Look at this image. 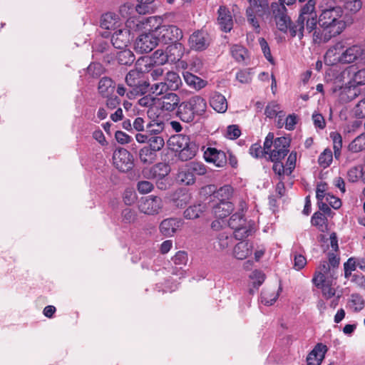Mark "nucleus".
Here are the masks:
<instances>
[{
    "label": "nucleus",
    "instance_id": "obj_1",
    "mask_svg": "<svg viewBox=\"0 0 365 365\" xmlns=\"http://www.w3.org/2000/svg\"><path fill=\"white\" fill-rule=\"evenodd\" d=\"M320 7L322 14L318 22L319 26L329 33V37L324 39L327 41L332 36L340 34L345 28V23L341 19L342 9L336 6L333 0H323Z\"/></svg>",
    "mask_w": 365,
    "mask_h": 365
},
{
    "label": "nucleus",
    "instance_id": "obj_2",
    "mask_svg": "<svg viewBox=\"0 0 365 365\" xmlns=\"http://www.w3.org/2000/svg\"><path fill=\"white\" fill-rule=\"evenodd\" d=\"M207 110V102L200 96H193L181 102L177 110L176 116L185 123H191L196 117L202 116Z\"/></svg>",
    "mask_w": 365,
    "mask_h": 365
},
{
    "label": "nucleus",
    "instance_id": "obj_3",
    "mask_svg": "<svg viewBox=\"0 0 365 365\" xmlns=\"http://www.w3.org/2000/svg\"><path fill=\"white\" fill-rule=\"evenodd\" d=\"M169 145L178 153V158L182 161H187L193 158L198 151V146L195 142L190 141L189 136L175 135L169 140Z\"/></svg>",
    "mask_w": 365,
    "mask_h": 365
},
{
    "label": "nucleus",
    "instance_id": "obj_4",
    "mask_svg": "<svg viewBox=\"0 0 365 365\" xmlns=\"http://www.w3.org/2000/svg\"><path fill=\"white\" fill-rule=\"evenodd\" d=\"M271 9L277 29L284 33L289 31L291 34V29L296 27L297 21L295 23L291 21L285 6L283 4L274 2L271 4Z\"/></svg>",
    "mask_w": 365,
    "mask_h": 365
},
{
    "label": "nucleus",
    "instance_id": "obj_5",
    "mask_svg": "<svg viewBox=\"0 0 365 365\" xmlns=\"http://www.w3.org/2000/svg\"><path fill=\"white\" fill-rule=\"evenodd\" d=\"M228 225L234 230L235 237L239 240L248 237L252 229V225L246 221L240 212L233 214L230 217Z\"/></svg>",
    "mask_w": 365,
    "mask_h": 365
},
{
    "label": "nucleus",
    "instance_id": "obj_6",
    "mask_svg": "<svg viewBox=\"0 0 365 365\" xmlns=\"http://www.w3.org/2000/svg\"><path fill=\"white\" fill-rule=\"evenodd\" d=\"M141 73L140 71L132 70L126 75L125 83L132 88L127 93L128 98H131L133 95H142L147 92L150 83L140 79Z\"/></svg>",
    "mask_w": 365,
    "mask_h": 365
},
{
    "label": "nucleus",
    "instance_id": "obj_7",
    "mask_svg": "<svg viewBox=\"0 0 365 365\" xmlns=\"http://www.w3.org/2000/svg\"><path fill=\"white\" fill-rule=\"evenodd\" d=\"M159 43L169 44L180 41L183 37L182 31L175 25H162L155 29Z\"/></svg>",
    "mask_w": 365,
    "mask_h": 365
},
{
    "label": "nucleus",
    "instance_id": "obj_8",
    "mask_svg": "<svg viewBox=\"0 0 365 365\" xmlns=\"http://www.w3.org/2000/svg\"><path fill=\"white\" fill-rule=\"evenodd\" d=\"M315 9V1L308 0V2L302 7L301 13L297 20L296 27L291 29V36L294 37L298 36L299 39H302L304 36V17L311 16V14H317L314 11Z\"/></svg>",
    "mask_w": 365,
    "mask_h": 365
},
{
    "label": "nucleus",
    "instance_id": "obj_9",
    "mask_svg": "<svg viewBox=\"0 0 365 365\" xmlns=\"http://www.w3.org/2000/svg\"><path fill=\"white\" fill-rule=\"evenodd\" d=\"M114 166L120 172H128L133 167V158L131 153L125 148H119L113 155Z\"/></svg>",
    "mask_w": 365,
    "mask_h": 365
},
{
    "label": "nucleus",
    "instance_id": "obj_10",
    "mask_svg": "<svg viewBox=\"0 0 365 365\" xmlns=\"http://www.w3.org/2000/svg\"><path fill=\"white\" fill-rule=\"evenodd\" d=\"M290 140L285 137L273 138L272 146L269 150V158L272 161H280L287 154Z\"/></svg>",
    "mask_w": 365,
    "mask_h": 365
},
{
    "label": "nucleus",
    "instance_id": "obj_11",
    "mask_svg": "<svg viewBox=\"0 0 365 365\" xmlns=\"http://www.w3.org/2000/svg\"><path fill=\"white\" fill-rule=\"evenodd\" d=\"M159 43L158 36L154 30L152 33L140 35L135 43V48L140 53L151 51Z\"/></svg>",
    "mask_w": 365,
    "mask_h": 365
},
{
    "label": "nucleus",
    "instance_id": "obj_12",
    "mask_svg": "<svg viewBox=\"0 0 365 365\" xmlns=\"http://www.w3.org/2000/svg\"><path fill=\"white\" fill-rule=\"evenodd\" d=\"M210 41L208 34L202 31H196L190 36L188 44L190 49L195 51H202L208 48Z\"/></svg>",
    "mask_w": 365,
    "mask_h": 365
},
{
    "label": "nucleus",
    "instance_id": "obj_13",
    "mask_svg": "<svg viewBox=\"0 0 365 365\" xmlns=\"http://www.w3.org/2000/svg\"><path fill=\"white\" fill-rule=\"evenodd\" d=\"M343 64L351 63L359 58L365 59V50L359 45H349L344 41Z\"/></svg>",
    "mask_w": 365,
    "mask_h": 365
},
{
    "label": "nucleus",
    "instance_id": "obj_14",
    "mask_svg": "<svg viewBox=\"0 0 365 365\" xmlns=\"http://www.w3.org/2000/svg\"><path fill=\"white\" fill-rule=\"evenodd\" d=\"M344 41H339L330 46L324 55V61L327 65L343 64Z\"/></svg>",
    "mask_w": 365,
    "mask_h": 365
},
{
    "label": "nucleus",
    "instance_id": "obj_15",
    "mask_svg": "<svg viewBox=\"0 0 365 365\" xmlns=\"http://www.w3.org/2000/svg\"><path fill=\"white\" fill-rule=\"evenodd\" d=\"M152 62L153 61L150 58H142L138 60L137 65L140 72L150 73L153 81L162 80L164 73L163 68L160 66H153Z\"/></svg>",
    "mask_w": 365,
    "mask_h": 365
},
{
    "label": "nucleus",
    "instance_id": "obj_16",
    "mask_svg": "<svg viewBox=\"0 0 365 365\" xmlns=\"http://www.w3.org/2000/svg\"><path fill=\"white\" fill-rule=\"evenodd\" d=\"M163 208V200L158 196H148L139 205L141 212L147 215L158 214Z\"/></svg>",
    "mask_w": 365,
    "mask_h": 365
},
{
    "label": "nucleus",
    "instance_id": "obj_17",
    "mask_svg": "<svg viewBox=\"0 0 365 365\" xmlns=\"http://www.w3.org/2000/svg\"><path fill=\"white\" fill-rule=\"evenodd\" d=\"M274 134L269 133L265 138L263 148H262L260 143H255L250 148V154L256 158H262L269 153V150L272 146Z\"/></svg>",
    "mask_w": 365,
    "mask_h": 365
},
{
    "label": "nucleus",
    "instance_id": "obj_18",
    "mask_svg": "<svg viewBox=\"0 0 365 365\" xmlns=\"http://www.w3.org/2000/svg\"><path fill=\"white\" fill-rule=\"evenodd\" d=\"M204 156L207 162L212 163L219 168L225 166L227 160L225 153L215 148H207Z\"/></svg>",
    "mask_w": 365,
    "mask_h": 365
},
{
    "label": "nucleus",
    "instance_id": "obj_19",
    "mask_svg": "<svg viewBox=\"0 0 365 365\" xmlns=\"http://www.w3.org/2000/svg\"><path fill=\"white\" fill-rule=\"evenodd\" d=\"M182 220L178 218H167L160 225V231L165 237L173 236L182 226Z\"/></svg>",
    "mask_w": 365,
    "mask_h": 365
},
{
    "label": "nucleus",
    "instance_id": "obj_20",
    "mask_svg": "<svg viewBox=\"0 0 365 365\" xmlns=\"http://www.w3.org/2000/svg\"><path fill=\"white\" fill-rule=\"evenodd\" d=\"M130 42V31L128 29L116 30L111 37V43L118 49H124Z\"/></svg>",
    "mask_w": 365,
    "mask_h": 365
},
{
    "label": "nucleus",
    "instance_id": "obj_21",
    "mask_svg": "<svg viewBox=\"0 0 365 365\" xmlns=\"http://www.w3.org/2000/svg\"><path fill=\"white\" fill-rule=\"evenodd\" d=\"M327 351L326 345L317 344L307 357V365H320Z\"/></svg>",
    "mask_w": 365,
    "mask_h": 365
},
{
    "label": "nucleus",
    "instance_id": "obj_22",
    "mask_svg": "<svg viewBox=\"0 0 365 365\" xmlns=\"http://www.w3.org/2000/svg\"><path fill=\"white\" fill-rule=\"evenodd\" d=\"M180 103V96L175 93H166L162 97V109L165 111H177Z\"/></svg>",
    "mask_w": 365,
    "mask_h": 365
},
{
    "label": "nucleus",
    "instance_id": "obj_23",
    "mask_svg": "<svg viewBox=\"0 0 365 365\" xmlns=\"http://www.w3.org/2000/svg\"><path fill=\"white\" fill-rule=\"evenodd\" d=\"M167 45L166 51L168 61L171 62L179 61L184 54L185 48L182 43L178 41Z\"/></svg>",
    "mask_w": 365,
    "mask_h": 365
},
{
    "label": "nucleus",
    "instance_id": "obj_24",
    "mask_svg": "<svg viewBox=\"0 0 365 365\" xmlns=\"http://www.w3.org/2000/svg\"><path fill=\"white\" fill-rule=\"evenodd\" d=\"M218 14L217 20L221 30L225 32L230 31L233 26V20L230 12L226 8L220 6Z\"/></svg>",
    "mask_w": 365,
    "mask_h": 365
},
{
    "label": "nucleus",
    "instance_id": "obj_25",
    "mask_svg": "<svg viewBox=\"0 0 365 365\" xmlns=\"http://www.w3.org/2000/svg\"><path fill=\"white\" fill-rule=\"evenodd\" d=\"M249 6L246 9H251L252 11H256L259 18H264L269 14L268 0H247Z\"/></svg>",
    "mask_w": 365,
    "mask_h": 365
},
{
    "label": "nucleus",
    "instance_id": "obj_26",
    "mask_svg": "<svg viewBox=\"0 0 365 365\" xmlns=\"http://www.w3.org/2000/svg\"><path fill=\"white\" fill-rule=\"evenodd\" d=\"M252 244L248 241H241L234 247L233 255L237 259H245L252 254Z\"/></svg>",
    "mask_w": 365,
    "mask_h": 365
},
{
    "label": "nucleus",
    "instance_id": "obj_27",
    "mask_svg": "<svg viewBox=\"0 0 365 365\" xmlns=\"http://www.w3.org/2000/svg\"><path fill=\"white\" fill-rule=\"evenodd\" d=\"M162 80L169 91H177L182 85V81L180 76L174 71L167 72L163 77Z\"/></svg>",
    "mask_w": 365,
    "mask_h": 365
},
{
    "label": "nucleus",
    "instance_id": "obj_28",
    "mask_svg": "<svg viewBox=\"0 0 365 365\" xmlns=\"http://www.w3.org/2000/svg\"><path fill=\"white\" fill-rule=\"evenodd\" d=\"M211 107L218 113H225L227 109L225 97L220 93H214L210 100Z\"/></svg>",
    "mask_w": 365,
    "mask_h": 365
},
{
    "label": "nucleus",
    "instance_id": "obj_29",
    "mask_svg": "<svg viewBox=\"0 0 365 365\" xmlns=\"http://www.w3.org/2000/svg\"><path fill=\"white\" fill-rule=\"evenodd\" d=\"M176 180L185 185H191L195 182V177L192 174L187 165L180 167L176 176Z\"/></svg>",
    "mask_w": 365,
    "mask_h": 365
},
{
    "label": "nucleus",
    "instance_id": "obj_30",
    "mask_svg": "<svg viewBox=\"0 0 365 365\" xmlns=\"http://www.w3.org/2000/svg\"><path fill=\"white\" fill-rule=\"evenodd\" d=\"M233 209L234 206L232 202L229 201H222L213 207L212 213L216 217L222 220L228 216Z\"/></svg>",
    "mask_w": 365,
    "mask_h": 365
},
{
    "label": "nucleus",
    "instance_id": "obj_31",
    "mask_svg": "<svg viewBox=\"0 0 365 365\" xmlns=\"http://www.w3.org/2000/svg\"><path fill=\"white\" fill-rule=\"evenodd\" d=\"M119 24V17L117 14L108 12L101 16V27L104 29H115Z\"/></svg>",
    "mask_w": 365,
    "mask_h": 365
},
{
    "label": "nucleus",
    "instance_id": "obj_32",
    "mask_svg": "<svg viewBox=\"0 0 365 365\" xmlns=\"http://www.w3.org/2000/svg\"><path fill=\"white\" fill-rule=\"evenodd\" d=\"M99 93L103 98H108L113 95L115 89L114 83L111 78L108 77L102 78L98 83Z\"/></svg>",
    "mask_w": 365,
    "mask_h": 365
},
{
    "label": "nucleus",
    "instance_id": "obj_33",
    "mask_svg": "<svg viewBox=\"0 0 365 365\" xmlns=\"http://www.w3.org/2000/svg\"><path fill=\"white\" fill-rule=\"evenodd\" d=\"M329 264L326 261L321 262L318 267V270L317 271L315 276L312 279V282L316 287H319V285L326 280V275L329 272Z\"/></svg>",
    "mask_w": 365,
    "mask_h": 365
},
{
    "label": "nucleus",
    "instance_id": "obj_34",
    "mask_svg": "<svg viewBox=\"0 0 365 365\" xmlns=\"http://www.w3.org/2000/svg\"><path fill=\"white\" fill-rule=\"evenodd\" d=\"M232 243V237L230 233L223 231L218 234L215 247L217 250H224L227 249Z\"/></svg>",
    "mask_w": 365,
    "mask_h": 365
},
{
    "label": "nucleus",
    "instance_id": "obj_35",
    "mask_svg": "<svg viewBox=\"0 0 365 365\" xmlns=\"http://www.w3.org/2000/svg\"><path fill=\"white\" fill-rule=\"evenodd\" d=\"M139 157L143 163L152 164L157 159V152L153 151L150 148L145 146L140 149Z\"/></svg>",
    "mask_w": 365,
    "mask_h": 365
},
{
    "label": "nucleus",
    "instance_id": "obj_36",
    "mask_svg": "<svg viewBox=\"0 0 365 365\" xmlns=\"http://www.w3.org/2000/svg\"><path fill=\"white\" fill-rule=\"evenodd\" d=\"M206 206L205 204L199 203L187 207L184 212V216L187 219H196L205 212Z\"/></svg>",
    "mask_w": 365,
    "mask_h": 365
},
{
    "label": "nucleus",
    "instance_id": "obj_37",
    "mask_svg": "<svg viewBox=\"0 0 365 365\" xmlns=\"http://www.w3.org/2000/svg\"><path fill=\"white\" fill-rule=\"evenodd\" d=\"M183 76L186 83L195 89L200 90L206 86V81L189 72L185 73Z\"/></svg>",
    "mask_w": 365,
    "mask_h": 365
},
{
    "label": "nucleus",
    "instance_id": "obj_38",
    "mask_svg": "<svg viewBox=\"0 0 365 365\" xmlns=\"http://www.w3.org/2000/svg\"><path fill=\"white\" fill-rule=\"evenodd\" d=\"M349 151L356 153L365 149V133L355 138L348 146Z\"/></svg>",
    "mask_w": 365,
    "mask_h": 365
},
{
    "label": "nucleus",
    "instance_id": "obj_39",
    "mask_svg": "<svg viewBox=\"0 0 365 365\" xmlns=\"http://www.w3.org/2000/svg\"><path fill=\"white\" fill-rule=\"evenodd\" d=\"M264 114L267 117L272 118L274 117H284V113L280 110V106L275 101H272L266 106Z\"/></svg>",
    "mask_w": 365,
    "mask_h": 365
},
{
    "label": "nucleus",
    "instance_id": "obj_40",
    "mask_svg": "<svg viewBox=\"0 0 365 365\" xmlns=\"http://www.w3.org/2000/svg\"><path fill=\"white\" fill-rule=\"evenodd\" d=\"M245 16L249 25L255 31L256 33L260 31V24L259 19H260L257 14L256 11H252V10L246 9Z\"/></svg>",
    "mask_w": 365,
    "mask_h": 365
},
{
    "label": "nucleus",
    "instance_id": "obj_41",
    "mask_svg": "<svg viewBox=\"0 0 365 365\" xmlns=\"http://www.w3.org/2000/svg\"><path fill=\"white\" fill-rule=\"evenodd\" d=\"M118 62L121 65L130 66L135 61V56L130 50L124 49L117 55Z\"/></svg>",
    "mask_w": 365,
    "mask_h": 365
},
{
    "label": "nucleus",
    "instance_id": "obj_42",
    "mask_svg": "<svg viewBox=\"0 0 365 365\" xmlns=\"http://www.w3.org/2000/svg\"><path fill=\"white\" fill-rule=\"evenodd\" d=\"M148 144L147 147L150 148L153 151L158 152L163 148L165 140L161 135L150 134Z\"/></svg>",
    "mask_w": 365,
    "mask_h": 365
},
{
    "label": "nucleus",
    "instance_id": "obj_43",
    "mask_svg": "<svg viewBox=\"0 0 365 365\" xmlns=\"http://www.w3.org/2000/svg\"><path fill=\"white\" fill-rule=\"evenodd\" d=\"M232 57L238 62H242L247 57V49L240 45H233L230 48Z\"/></svg>",
    "mask_w": 365,
    "mask_h": 365
},
{
    "label": "nucleus",
    "instance_id": "obj_44",
    "mask_svg": "<svg viewBox=\"0 0 365 365\" xmlns=\"http://www.w3.org/2000/svg\"><path fill=\"white\" fill-rule=\"evenodd\" d=\"M365 302L361 296L359 294H351L349 302V307L354 312H359L364 307Z\"/></svg>",
    "mask_w": 365,
    "mask_h": 365
},
{
    "label": "nucleus",
    "instance_id": "obj_45",
    "mask_svg": "<svg viewBox=\"0 0 365 365\" xmlns=\"http://www.w3.org/2000/svg\"><path fill=\"white\" fill-rule=\"evenodd\" d=\"M363 168L361 165H357L351 168L347 171V179L349 182H355L359 180H362Z\"/></svg>",
    "mask_w": 365,
    "mask_h": 365
},
{
    "label": "nucleus",
    "instance_id": "obj_46",
    "mask_svg": "<svg viewBox=\"0 0 365 365\" xmlns=\"http://www.w3.org/2000/svg\"><path fill=\"white\" fill-rule=\"evenodd\" d=\"M186 165L194 176L195 175H203L207 173V168L202 163L192 161Z\"/></svg>",
    "mask_w": 365,
    "mask_h": 365
},
{
    "label": "nucleus",
    "instance_id": "obj_47",
    "mask_svg": "<svg viewBox=\"0 0 365 365\" xmlns=\"http://www.w3.org/2000/svg\"><path fill=\"white\" fill-rule=\"evenodd\" d=\"M233 193V189L230 185H224L218 189L215 195L220 202L228 201Z\"/></svg>",
    "mask_w": 365,
    "mask_h": 365
},
{
    "label": "nucleus",
    "instance_id": "obj_48",
    "mask_svg": "<svg viewBox=\"0 0 365 365\" xmlns=\"http://www.w3.org/2000/svg\"><path fill=\"white\" fill-rule=\"evenodd\" d=\"M332 160V152L330 149L327 148L319 155L318 163L321 167L326 168L330 165Z\"/></svg>",
    "mask_w": 365,
    "mask_h": 365
},
{
    "label": "nucleus",
    "instance_id": "obj_49",
    "mask_svg": "<svg viewBox=\"0 0 365 365\" xmlns=\"http://www.w3.org/2000/svg\"><path fill=\"white\" fill-rule=\"evenodd\" d=\"M330 137L333 141L335 158H338L340 156L341 149L342 148V138L339 133L336 132L331 133Z\"/></svg>",
    "mask_w": 365,
    "mask_h": 365
},
{
    "label": "nucleus",
    "instance_id": "obj_50",
    "mask_svg": "<svg viewBox=\"0 0 365 365\" xmlns=\"http://www.w3.org/2000/svg\"><path fill=\"white\" fill-rule=\"evenodd\" d=\"M137 220V213L130 208H125L121 212V221L125 224H131Z\"/></svg>",
    "mask_w": 365,
    "mask_h": 365
},
{
    "label": "nucleus",
    "instance_id": "obj_51",
    "mask_svg": "<svg viewBox=\"0 0 365 365\" xmlns=\"http://www.w3.org/2000/svg\"><path fill=\"white\" fill-rule=\"evenodd\" d=\"M165 128V124L162 120H154L150 123L148 126V133L149 134L158 135Z\"/></svg>",
    "mask_w": 365,
    "mask_h": 365
},
{
    "label": "nucleus",
    "instance_id": "obj_52",
    "mask_svg": "<svg viewBox=\"0 0 365 365\" xmlns=\"http://www.w3.org/2000/svg\"><path fill=\"white\" fill-rule=\"evenodd\" d=\"M152 170L155 176H158L159 178H162L169 173L170 168L169 166L165 163H160L154 165L152 168Z\"/></svg>",
    "mask_w": 365,
    "mask_h": 365
},
{
    "label": "nucleus",
    "instance_id": "obj_53",
    "mask_svg": "<svg viewBox=\"0 0 365 365\" xmlns=\"http://www.w3.org/2000/svg\"><path fill=\"white\" fill-rule=\"evenodd\" d=\"M259 43L261 47V50L262 53H264V57L266 59L271 63H274V58L271 54L269 46L267 42V41L261 37L259 38Z\"/></svg>",
    "mask_w": 365,
    "mask_h": 365
},
{
    "label": "nucleus",
    "instance_id": "obj_54",
    "mask_svg": "<svg viewBox=\"0 0 365 365\" xmlns=\"http://www.w3.org/2000/svg\"><path fill=\"white\" fill-rule=\"evenodd\" d=\"M151 85L150 91L153 94L160 96L169 91L163 80Z\"/></svg>",
    "mask_w": 365,
    "mask_h": 365
},
{
    "label": "nucleus",
    "instance_id": "obj_55",
    "mask_svg": "<svg viewBox=\"0 0 365 365\" xmlns=\"http://www.w3.org/2000/svg\"><path fill=\"white\" fill-rule=\"evenodd\" d=\"M155 63L164 64L169 61L167 56V51L163 49L156 50L153 54V60Z\"/></svg>",
    "mask_w": 365,
    "mask_h": 365
},
{
    "label": "nucleus",
    "instance_id": "obj_56",
    "mask_svg": "<svg viewBox=\"0 0 365 365\" xmlns=\"http://www.w3.org/2000/svg\"><path fill=\"white\" fill-rule=\"evenodd\" d=\"M326 217L321 212H315L312 217V224L314 226H317L321 230H324V227H325V221Z\"/></svg>",
    "mask_w": 365,
    "mask_h": 365
},
{
    "label": "nucleus",
    "instance_id": "obj_57",
    "mask_svg": "<svg viewBox=\"0 0 365 365\" xmlns=\"http://www.w3.org/2000/svg\"><path fill=\"white\" fill-rule=\"evenodd\" d=\"M154 188V185L152 182L147 180L139 181L137 184L138 191L140 194H147L150 192Z\"/></svg>",
    "mask_w": 365,
    "mask_h": 365
},
{
    "label": "nucleus",
    "instance_id": "obj_58",
    "mask_svg": "<svg viewBox=\"0 0 365 365\" xmlns=\"http://www.w3.org/2000/svg\"><path fill=\"white\" fill-rule=\"evenodd\" d=\"M317 287L322 289L324 297L327 299L331 298L335 295V289L331 284L327 283L326 280L324 281L322 284Z\"/></svg>",
    "mask_w": 365,
    "mask_h": 365
},
{
    "label": "nucleus",
    "instance_id": "obj_59",
    "mask_svg": "<svg viewBox=\"0 0 365 365\" xmlns=\"http://www.w3.org/2000/svg\"><path fill=\"white\" fill-rule=\"evenodd\" d=\"M172 260L176 265H186L188 260L187 254L184 251H179L172 258Z\"/></svg>",
    "mask_w": 365,
    "mask_h": 365
},
{
    "label": "nucleus",
    "instance_id": "obj_60",
    "mask_svg": "<svg viewBox=\"0 0 365 365\" xmlns=\"http://www.w3.org/2000/svg\"><path fill=\"white\" fill-rule=\"evenodd\" d=\"M190 200V196L187 192H182L178 195L177 198H174V202L176 207H182L185 206Z\"/></svg>",
    "mask_w": 365,
    "mask_h": 365
},
{
    "label": "nucleus",
    "instance_id": "obj_61",
    "mask_svg": "<svg viewBox=\"0 0 365 365\" xmlns=\"http://www.w3.org/2000/svg\"><path fill=\"white\" fill-rule=\"evenodd\" d=\"M306 21V30L310 33L316 29L317 21V14H311V16L304 17Z\"/></svg>",
    "mask_w": 365,
    "mask_h": 365
},
{
    "label": "nucleus",
    "instance_id": "obj_62",
    "mask_svg": "<svg viewBox=\"0 0 365 365\" xmlns=\"http://www.w3.org/2000/svg\"><path fill=\"white\" fill-rule=\"evenodd\" d=\"M241 131L237 125H229L227 128V137L230 139H237L240 136Z\"/></svg>",
    "mask_w": 365,
    "mask_h": 365
},
{
    "label": "nucleus",
    "instance_id": "obj_63",
    "mask_svg": "<svg viewBox=\"0 0 365 365\" xmlns=\"http://www.w3.org/2000/svg\"><path fill=\"white\" fill-rule=\"evenodd\" d=\"M236 78L242 83H249L251 82L252 76L249 71L242 70L237 73Z\"/></svg>",
    "mask_w": 365,
    "mask_h": 365
},
{
    "label": "nucleus",
    "instance_id": "obj_64",
    "mask_svg": "<svg viewBox=\"0 0 365 365\" xmlns=\"http://www.w3.org/2000/svg\"><path fill=\"white\" fill-rule=\"evenodd\" d=\"M352 81L357 85L365 84V68L356 72L353 76Z\"/></svg>",
    "mask_w": 365,
    "mask_h": 365
}]
</instances>
